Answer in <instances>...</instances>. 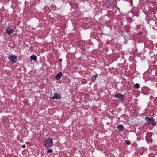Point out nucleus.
Masks as SVG:
<instances>
[{
    "mask_svg": "<svg viewBox=\"0 0 157 157\" xmlns=\"http://www.w3.org/2000/svg\"><path fill=\"white\" fill-rule=\"evenodd\" d=\"M22 147L23 148H25V147H26V146L25 145H22Z\"/></svg>",
    "mask_w": 157,
    "mask_h": 157,
    "instance_id": "nucleus-15",
    "label": "nucleus"
},
{
    "mask_svg": "<svg viewBox=\"0 0 157 157\" xmlns=\"http://www.w3.org/2000/svg\"><path fill=\"white\" fill-rule=\"evenodd\" d=\"M97 74H95V75H93L92 76V78H91L92 81L93 82H94L96 79V78H97Z\"/></svg>",
    "mask_w": 157,
    "mask_h": 157,
    "instance_id": "nucleus-11",
    "label": "nucleus"
},
{
    "mask_svg": "<svg viewBox=\"0 0 157 157\" xmlns=\"http://www.w3.org/2000/svg\"><path fill=\"white\" fill-rule=\"evenodd\" d=\"M140 27V25H137V28L139 29Z\"/></svg>",
    "mask_w": 157,
    "mask_h": 157,
    "instance_id": "nucleus-17",
    "label": "nucleus"
},
{
    "mask_svg": "<svg viewBox=\"0 0 157 157\" xmlns=\"http://www.w3.org/2000/svg\"><path fill=\"white\" fill-rule=\"evenodd\" d=\"M62 76V72H60L56 75L55 78L56 80H59Z\"/></svg>",
    "mask_w": 157,
    "mask_h": 157,
    "instance_id": "nucleus-8",
    "label": "nucleus"
},
{
    "mask_svg": "<svg viewBox=\"0 0 157 157\" xmlns=\"http://www.w3.org/2000/svg\"><path fill=\"white\" fill-rule=\"evenodd\" d=\"M140 85L138 83H136L135 85V87L136 88L138 89L140 88Z\"/></svg>",
    "mask_w": 157,
    "mask_h": 157,
    "instance_id": "nucleus-12",
    "label": "nucleus"
},
{
    "mask_svg": "<svg viewBox=\"0 0 157 157\" xmlns=\"http://www.w3.org/2000/svg\"><path fill=\"white\" fill-rule=\"evenodd\" d=\"M62 61V59H61V58H60L59 59V61L60 62H61Z\"/></svg>",
    "mask_w": 157,
    "mask_h": 157,
    "instance_id": "nucleus-16",
    "label": "nucleus"
},
{
    "mask_svg": "<svg viewBox=\"0 0 157 157\" xmlns=\"http://www.w3.org/2000/svg\"><path fill=\"white\" fill-rule=\"evenodd\" d=\"M115 97L119 98L121 100V102H123L124 96L121 93H117L115 95Z\"/></svg>",
    "mask_w": 157,
    "mask_h": 157,
    "instance_id": "nucleus-4",
    "label": "nucleus"
},
{
    "mask_svg": "<svg viewBox=\"0 0 157 157\" xmlns=\"http://www.w3.org/2000/svg\"><path fill=\"white\" fill-rule=\"evenodd\" d=\"M45 143L44 145L47 148L51 147L53 145V142L52 139L48 138L46 139L45 140Z\"/></svg>",
    "mask_w": 157,
    "mask_h": 157,
    "instance_id": "nucleus-2",
    "label": "nucleus"
},
{
    "mask_svg": "<svg viewBox=\"0 0 157 157\" xmlns=\"http://www.w3.org/2000/svg\"><path fill=\"white\" fill-rule=\"evenodd\" d=\"M142 32H140V33H139V34H140V35H141L142 34Z\"/></svg>",
    "mask_w": 157,
    "mask_h": 157,
    "instance_id": "nucleus-18",
    "label": "nucleus"
},
{
    "mask_svg": "<svg viewBox=\"0 0 157 157\" xmlns=\"http://www.w3.org/2000/svg\"><path fill=\"white\" fill-rule=\"evenodd\" d=\"M117 128L118 129L120 132H122L124 129V128L122 125H120L117 127Z\"/></svg>",
    "mask_w": 157,
    "mask_h": 157,
    "instance_id": "nucleus-9",
    "label": "nucleus"
},
{
    "mask_svg": "<svg viewBox=\"0 0 157 157\" xmlns=\"http://www.w3.org/2000/svg\"><path fill=\"white\" fill-rule=\"evenodd\" d=\"M52 149H49V150H48L47 151V152L48 153H52Z\"/></svg>",
    "mask_w": 157,
    "mask_h": 157,
    "instance_id": "nucleus-14",
    "label": "nucleus"
},
{
    "mask_svg": "<svg viewBox=\"0 0 157 157\" xmlns=\"http://www.w3.org/2000/svg\"><path fill=\"white\" fill-rule=\"evenodd\" d=\"M50 98L52 99H59L61 98V95L57 93H54V95L53 96H51Z\"/></svg>",
    "mask_w": 157,
    "mask_h": 157,
    "instance_id": "nucleus-5",
    "label": "nucleus"
},
{
    "mask_svg": "<svg viewBox=\"0 0 157 157\" xmlns=\"http://www.w3.org/2000/svg\"><path fill=\"white\" fill-rule=\"evenodd\" d=\"M145 120L147 121V123L150 125L153 126H155L156 125V122L153 117L150 118L148 117H145Z\"/></svg>",
    "mask_w": 157,
    "mask_h": 157,
    "instance_id": "nucleus-3",
    "label": "nucleus"
},
{
    "mask_svg": "<svg viewBox=\"0 0 157 157\" xmlns=\"http://www.w3.org/2000/svg\"><path fill=\"white\" fill-rule=\"evenodd\" d=\"M10 59L12 63H14L16 62L17 60V57L15 55H13L10 56Z\"/></svg>",
    "mask_w": 157,
    "mask_h": 157,
    "instance_id": "nucleus-7",
    "label": "nucleus"
},
{
    "mask_svg": "<svg viewBox=\"0 0 157 157\" xmlns=\"http://www.w3.org/2000/svg\"><path fill=\"white\" fill-rule=\"evenodd\" d=\"M106 7L108 8H113L117 5L116 0H107L106 1Z\"/></svg>",
    "mask_w": 157,
    "mask_h": 157,
    "instance_id": "nucleus-1",
    "label": "nucleus"
},
{
    "mask_svg": "<svg viewBox=\"0 0 157 157\" xmlns=\"http://www.w3.org/2000/svg\"><path fill=\"white\" fill-rule=\"evenodd\" d=\"M30 58L31 59L35 61H37V57L34 55H33V56H31Z\"/></svg>",
    "mask_w": 157,
    "mask_h": 157,
    "instance_id": "nucleus-10",
    "label": "nucleus"
},
{
    "mask_svg": "<svg viewBox=\"0 0 157 157\" xmlns=\"http://www.w3.org/2000/svg\"><path fill=\"white\" fill-rule=\"evenodd\" d=\"M14 31V30L13 29L10 28H8L6 30V32L9 35L13 33Z\"/></svg>",
    "mask_w": 157,
    "mask_h": 157,
    "instance_id": "nucleus-6",
    "label": "nucleus"
},
{
    "mask_svg": "<svg viewBox=\"0 0 157 157\" xmlns=\"http://www.w3.org/2000/svg\"><path fill=\"white\" fill-rule=\"evenodd\" d=\"M124 141L125 142L126 144H127L128 145H129L130 144V142L129 140H124Z\"/></svg>",
    "mask_w": 157,
    "mask_h": 157,
    "instance_id": "nucleus-13",
    "label": "nucleus"
}]
</instances>
